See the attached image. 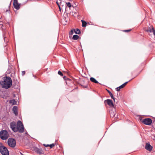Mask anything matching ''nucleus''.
<instances>
[{"label":"nucleus","mask_w":155,"mask_h":155,"mask_svg":"<svg viewBox=\"0 0 155 155\" xmlns=\"http://www.w3.org/2000/svg\"><path fill=\"white\" fill-rule=\"evenodd\" d=\"M21 155H23V154H22V153H21Z\"/></svg>","instance_id":"35"},{"label":"nucleus","mask_w":155,"mask_h":155,"mask_svg":"<svg viewBox=\"0 0 155 155\" xmlns=\"http://www.w3.org/2000/svg\"><path fill=\"white\" fill-rule=\"evenodd\" d=\"M55 145V144L54 143H52L50 145H49V146L51 148L54 147Z\"/></svg>","instance_id":"26"},{"label":"nucleus","mask_w":155,"mask_h":155,"mask_svg":"<svg viewBox=\"0 0 155 155\" xmlns=\"http://www.w3.org/2000/svg\"><path fill=\"white\" fill-rule=\"evenodd\" d=\"M5 37H4V40H5Z\"/></svg>","instance_id":"36"},{"label":"nucleus","mask_w":155,"mask_h":155,"mask_svg":"<svg viewBox=\"0 0 155 155\" xmlns=\"http://www.w3.org/2000/svg\"><path fill=\"white\" fill-rule=\"evenodd\" d=\"M74 31V29L73 30H71L70 32L69 35H72L73 34Z\"/></svg>","instance_id":"25"},{"label":"nucleus","mask_w":155,"mask_h":155,"mask_svg":"<svg viewBox=\"0 0 155 155\" xmlns=\"http://www.w3.org/2000/svg\"><path fill=\"white\" fill-rule=\"evenodd\" d=\"M63 78L65 80H70V79H69L68 78H67V77L65 76H64L63 77Z\"/></svg>","instance_id":"28"},{"label":"nucleus","mask_w":155,"mask_h":155,"mask_svg":"<svg viewBox=\"0 0 155 155\" xmlns=\"http://www.w3.org/2000/svg\"><path fill=\"white\" fill-rule=\"evenodd\" d=\"M154 30V28L152 26H151L150 27H148L147 29L146 30V31L147 32H152Z\"/></svg>","instance_id":"12"},{"label":"nucleus","mask_w":155,"mask_h":155,"mask_svg":"<svg viewBox=\"0 0 155 155\" xmlns=\"http://www.w3.org/2000/svg\"><path fill=\"white\" fill-rule=\"evenodd\" d=\"M13 6L17 10H18L20 8L21 4L18 3V1L14 2Z\"/></svg>","instance_id":"10"},{"label":"nucleus","mask_w":155,"mask_h":155,"mask_svg":"<svg viewBox=\"0 0 155 155\" xmlns=\"http://www.w3.org/2000/svg\"><path fill=\"white\" fill-rule=\"evenodd\" d=\"M145 149L148 151L150 152L152 150L153 147L149 143H147L145 147Z\"/></svg>","instance_id":"9"},{"label":"nucleus","mask_w":155,"mask_h":155,"mask_svg":"<svg viewBox=\"0 0 155 155\" xmlns=\"http://www.w3.org/2000/svg\"><path fill=\"white\" fill-rule=\"evenodd\" d=\"M142 122L145 124L150 125L152 123V120L150 118H145L143 120Z\"/></svg>","instance_id":"6"},{"label":"nucleus","mask_w":155,"mask_h":155,"mask_svg":"<svg viewBox=\"0 0 155 155\" xmlns=\"http://www.w3.org/2000/svg\"><path fill=\"white\" fill-rule=\"evenodd\" d=\"M78 38L79 36L78 35H74L72 37V39L74 40H77L78 39Z\"/></svg>","instance_id":"18"},{"label":"nucleus","mask_w":155,"mask_h":155,"mask_svg":"<svg viewBox=\"0 0 155 155\" xmlns=\"http://www.w3.org/2000/svg\"><path fill=\"white\" fill-rule=\"evenodd\" d=\"M12 111L13 113L15 116H17L18 114V107L16 106L13 107L12 109Z\"/></svg>","instance_id":"11"},{"label":"nucleus","mask_w":155,"mask_h":155,"mask_svg":"<svg viewBox=\"0 0 155 155\" xmlns=\"http://www.w3.org/2000/svg\"><path fill=\"white\" fill-rule=\"evenodd\" d=\"M0 152L2 155H9L7 148L1 143H0Z\"/></svg>","instance_id":"3"},{"label":"nucleus","mask_w":155,"mask_h":155,"mask_svg":"<svg viewBox=\"0 0 155 155\" xmlns=\"http://www.w3.org/2000/svg\"><path fill=\"white\" fill-rule=\"evenodd\" d=\"M152 32H153L154 35L155 36V30L154 29L153 30Z\"/></svg>","instance_id":"33"},{"label":"nucleus","mask_w":155,"mask_h":155,"mask_svg":"<svg viewBox=\"0 0 155 155\" xmlns=\"http://www.w3.org/2000/svg\"><path fill=\"white\" fill-rule=\"evenodd\" d=\"M10 126L11 128L12 129V130L15 132L16 128L17 127L16 124V122L13 121L12 122L10 123Z\"/></svg>","instance_id":"7"},{"label":"nucleus","mask_w":155,"mask_h":155,"mask_svg":"<svg viewBox=\"0 0 155 155\" xmlns=\"http://www.w3.org/2000/svg\"><path fill=\"white\" fill-rule=\"evenodd\" d=\"M18 1V0H14V2H17Z\"/></svg>","instance_id":"34"},{"label":"nucleus","mask_w":155,"mask_h":155,"mask_svg":"<svg viewBox=\"0 0 155 155\" xmlns=\"http://www.w3.org/2000/svg\"><path fill=\"white\" fill-rule=\"evenodd\" d=\"M8 143L9 146L14 147L16 145V142L15 139L12 138H9L8 140Z\"/></svg>","instance_id":"5"},{"label":"nucleus","mask_w":155,"mask_h":155,"mask_svg":"<svg viewBox=\"0 0 155 155\" xmlns=\"http://www.w3.org/2000/svg\"><path fill=\"white\" fill-rule=\"evenodd\" d=\"M115 114L114 112L110 113V115L111 117H113L115 115Z\"/></svg>","instance_id":"22"},{"label":"nucleus","mask_w":155,"mask_h":155,"mask_svg":"<svg viewBox=\"0 0 155 155\" xmlns=\"http://www.w3.org/2000/svg\"><path fill=\"white\" fill-rule=\"evenodd\" d=\"M80 84L81 86H82L84 88H87V85H84L82 84L81 83V82Z\"/></svg>","instance_id":"23"},{"label":"nucleus","mask_w":155,"mask_h":155,"mask_svg":"<svg viewBox=\"0 0 155 155\" xmlns=\"http://www.w3.org/2000/svg\"><path fill=\"white\" fill-rule=\"evenodd\" d=\"M131 30V29H129V30H124V31L125 32H129Z\"/></svg>","instance_id":"30"},{"label":"nucleus","mask_w":155,"mask_h":155,"mask_svg":"<svg viewBox=\"0 0 155 155\" xmlns=\"http://www.w3.org/2000/svg\"><path fill=\"white\" fill-rule=\"evenodd\" d=\"M66 4H67V6L68 7L70 8L71 7V5L70 2H67Z\"/></svg>","instance_id":"21"},{"label":"nucleus","mask_w":155,"mask_h":155,"mask_svg":"<svg viewBox=\"0 0 155 155\" xmlns=\"http://www.w3.org/2000/svg\"><path fill=\"white\" fill-rule=\"evenodd\" d=\"M128 82V81L125 82V83H124V84L120 86V89L123 88L126 86V85L127 84Z\"/></svg>","instance_id":"20"},{"label":"nucleus","mask_w":155,"mask_h":155,"mask_svg":"<svg viewBox=\"0 0 155 155\" xmlns=\"http://www.w3.org/2000/svg\"><path fill=\"white\" fill-rule=\"evenodd\" d=\"M17 101L14 99L11 100L9 101V103L12 105L16 104Z\"/></svg>","instance_id":"14"},{"label":"nucleus","mask_w":155,"mask_h":155,"mask_svg":"<svg viewBox=\"0 0 155 155\" xmlns=\"http://www.w3.org/2000/svg\"><path fill=\"white\" fill-rule=\"evenodd\" d=\"M25 74V71H23L22 72V73H21V74L22 75H24Z\"/></svg>","instance_id":"31"},{"label":"nucleus","mask_w":155,"mask_h":155,"mask_svg":"<svg viewBox=\"0 0 155 155\" xmlns=\"http://www.w3.org/2000/svg\"><path fill=\"white\" fill-rule=\"evenodd\" d=\"M3 80L0 81V85L2 88L7 89L11 86L12 81L10 77H5L3 78Z\"/></svg>","instance_id":"1"},{"label":"nucleus","mask_w":155,"mask_h":155,"mask_svg":"<svg viewBox=\"0 0 155 155\" xmlns=\"http://www.w3.org/2000/svg\"><path fill=\"white\" fill-rule=\"evenodd\" d=\"M120 87H117L116 88V90L117 91H120Z\"/></svg>","instance_id":"29"},{"label":"nucleus","mask_w":155,"mask_h":155,"mask_svg":"<svg viewBox=\"0 0 155 155\" xmlns=\"http://www.w3.org/2000/svg\"><path fill=\"white\" fill-rule=\"evenodd\" d=\"M58 74L61 76H63V73L60 71H58Z\"/></svg>","instance_id":"27"},{"label":"nucleus","mask_w":155,"mask_h":155,"mask_svg":"<svg viewBox=\"0 0 155 155\" xmlns=\"http://www.w3.org/2000/svg\"><path fill=\"white\" fill-rule=\"evenodd\" d=\"M36 152L37 153L40 155L44 153V151L41 149L38 148L36 150Z\"/></svg>","instance_id":"13"},{"label":"nucleus","mask_w":155,"mask_h":155,"mask_svg":"<svg viewBox=\"0 0 155 155\" xmlns=\"http://www.w3.org/2000/svg\"><path fill=\"white\" fill-rule=\"evenodd\" d=\"M74 30L75 33L76 34H79L81 33L80 30L78 28H77L76 29H74Z\"/></svg>","instance_id":"17"},{"label":"nucleus","mask_w":155,"mask_h":155,"mask_svg":"<svg viewBox=\"0 0 155 155\" xmlns=\"http://www.w3.org/2000/svg\"><path fill=\"white\" fill-rule=\"evenodd\" d=\"M56 3L58 5V7L59 8L60 10L61 11V7H60V4L58 2V0L56 2Z\"/></svg>","instance_id":"24"},{"label":"nucleus","mask_w":155,"mask_h":155,"mask_svg":"<svg viewBox=\"0 0 155 155\" xmlns=\"http://www.w3.org/2000/svg\"><path fill=\"white\" fill-rule=\"evenodd\" d=\"M24 126L21 122L20 120H18L15 132L18 131L20 133H23L24 131Z\"/></svg>","instance_id":"2"},{"label":"nucleus","mask_w":155,"mask_h":155,"mask_svg":"<svg viewBox=\"0 0 155 155\" xmlns=\"http://www.w3.org/2000/svg\"><path fill=\"white\" fill-rule=\"evenodd\" d=\"M43 145L45 147H48L49 146V144H44Z\"/></svg>","instance_id":"32"},{"label":"nucleus","mask_w":155,"mask_h":155,"mask_svg":"<svg viewBox=\"0 0 155 155\" xmlns=\"http://www.w3.org/2000/svg\"><path fill=\"white\" fill-rule=\"evenodd\" d=\"M81 21L82 22V26L83 27H85L87 25L86 22L83 20H81Z\"/></svg>","instance_id":"19"},{"label":"nucleus","mask_w":155,"mask_h":155,"mask_svg":"<svg viewBox=\"0 0 155 155\" xmlns=\"http://www.w3.org/2000/svg\"><path fill=\"white\" fill-rule=\"evenodd\" d=\"M110 96L111 97V98L114 100V101H115V98L114 97L113 94L111 93L110 91L108 90H107Z\"/></svg>","instance_id":"16"},{"label":"nucleus","mask_w":155,"mask_h":155,"mask_svg":"<svg viewBox=\"0 0 155 155\" xmlns=\"http://www.w3.org/2000/svg\"><path fill=\"white\" fill-rule=\"evenodd\" d=\"M105 103H107V104L110 107H114V105L112 100L110 99H107L104 101Z\"/></svg>","instance_id":"8"},{"label":"nucleus","mask_w":155,"mask_h":155,"mask_svg":"<svg viewBox=\"0 0 155 155\" xmlns=\"http://www.w3.org/2000/svg\"><path fill=\"white\" fill-rule=\"evenodd\" d=\"M90 81L95 83H98V82L93 77H91L90 78Z\"/></svg>","instance_id":"15"},{"label":"nucleus","mask_w":155,"mask_h":155,"mask_svg":"<svg viewBox=\"0 0 155 155\" xmlns=\"http://www.w3.org/2000/svg\"><path fill=\"white\" fill-rule=\"evenodd\" d=\"M9 137L8 131L5 130H2L0 132V137L2 140L7 139Z\"/></svg>","instance_id":"4"}]
</instances>
